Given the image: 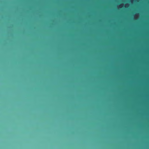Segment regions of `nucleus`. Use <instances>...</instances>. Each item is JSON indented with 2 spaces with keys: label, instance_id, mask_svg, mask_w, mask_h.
<instances>
[{
  "label": "nucleus",
  "instance_id": "1",
  "mask_svg": "<svg viewBox=\"0 0 149 149\" xmlns=\"http://www.w3.org/2000/svg\"><path fill=\"white\" fill-rule=\"evenodd\" d=\"M120 6H122V5H120Z\"/></svg>",
  "mask_w": 149,
  "mask_h": 149
}]
</instances>
